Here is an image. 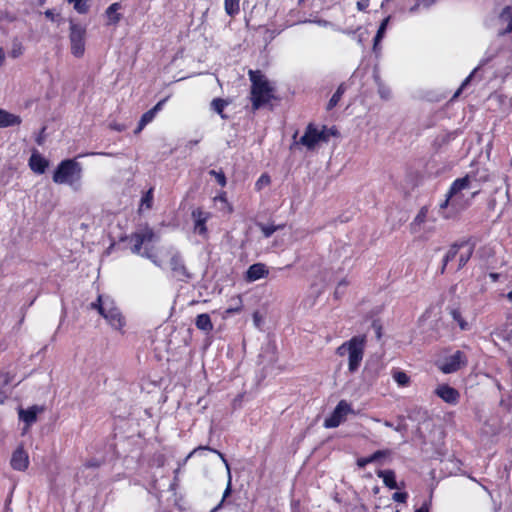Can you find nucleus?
<instances>
[{"label":"nucleus","mask_w":512,"mask_h":512,"mask_svg":"<svg viewBox=\"0 0 512 512\" xmlns=\"http://www.w3.org/2000/svg\"><path fill=\"white\" fill-rule=\"evenodd\" d=\"M248 76L251 82V111L254 113L277 98L274 95L275 88L261 70L250 69Z\"/></svg>","instance_id":"1"},{"label":"nucleus","mask_w":512,"mask_h":512,"mask_svg":"<svg viewBox=\"0 0 512 512\" xmlns=\"http://www.w3.org/2000/svg\"><path fill=\"white\" fill-rule=\"evenodd\" d=\"M366 341V335L353 336L336 349V354L340 357L348 354V370L351 373H354L360 367L364 356Z\"/></svg>","instance_id":"2"},{"label":"nucleus","mask_w":512,"mask_h":512,"mask_svg":"<svg viewBox=\"0 0 512 512\" xmlns=\"http://www.w3.org/2000/svg\"><path fill=\"white\" fill-rule=\"evenodd\" d=\"M156 238L157 236L154 230L148 224L140 227L127 237L131 243L132 253L146 257L158 265L155 256L151 253L150 248L148 247V244L154 242Z\"/></svg>","instance_id":"3"},{"label":"nucleus","mask_w":512,"mask_h":512,"mask_svg":"<svg viewBox=\"0 0 512 512\" xmlns=\"http://www.w3.org/2000/svg\"><path fill=\"white\" fill-rule=\"evenodd\" d=\"M82 178V167L75 159L62 160L55 169L52 179L56 184H68L73 186Z\"/></svg>","instance_id":"4"},{"label":"nucleus","mask_w":512,"mask_h":512,"mask_svg":"<svg viewBox=\"0 0 512 512\" xmlns=\"http://www.w3.org/2000/svg\"><path fill=\"white\" fill-rule=\"evenodd\" d=\"M69 30L71 54L76 58H81L85 53L86 28L78 23L71 22Z\"/></svg>","instance_id":"5"},{"label":"nucleus","mask_w":512,"mask_h":512,"mask_svg":"<svg viewBox=\"0 0 512 512\" xmlns=\"http://www.w3.org/2000/svg\"><path fill=\"white\" fill-rule=\"evenodd\" d=\"M351 412V405L346 400H340L330 416L324 420V427H338L343 421H345L347 415Z\"/></svg>","instance_id":"6"},{"label":"nucleus","mask_w":512,"mask_h":512,"mask_svg":"<svg viewBox=\"0 0 512 512\" xmlns=\"http://www.w3.org/2000/svg\"><path fill=\"white\" fill-rule=\"evenodd\" d=\"M468 363V359L466 354L463 351L457 350L454 354L446 357L441 365H439V369L444 374H450L459 371L461 368L465 367Z\"/></svg>","instance_id":"7"},{"label":"nucleus","mask_w":512,"mask_h":512,"mask_svg":"<svg viewBox=\"0 0 512 512\" xmlns=\"http://www.w3.org/2000/svg\"><path fill=\"white\" fill-rule=\"evenodd\" d=\"M103 318L115 329L122 330L125 325L124 317L122 316L120 310L115 306L113 300L108 301V305L101 314Z\"/></svg>","instance_id":"8"},{"label":"nucleus","mask_w":512,"mask_h":512,"mask_svg":"<svg viewBox=\"0 0 512 512\" xmlns=\"http://www.w3.org/2000/svg\"><path fill=\"white\" fill-rule=\"evenodd\" d=\"M29 463V455L21 444L13 451L10 465L13 470L24 472L28 469Z\"/></svg>","instance_id":"9"},{"label":"nucleus","mask_w":512,"mask_h":512,"mask_svg":"<svg viewBox=\"0 0 512 512\" xmlns=\"http://www.w3.org/2000/svg\"><path fill=\"white\" fill-rule=\"evenodd\" d=\"M191 216L194 220V232L201 236H206L208 233L206 223L210 219L211 213L198 207L192 211Z\"/></svg>","instance_id":"10"},{"label":"nucleus","mask_w":512,"mask_h":512,"mask_svg":"<svg viewBox=\"0 0 512 512\" xmlns=\"http://www.w3.org/2000/svg\"><path fill=\"white\" fill-rule=\"evenodd\" d=\"M434 393L447 404L456 405L460 400L459 391L448 384L438 385Z\"/></svg>","instance_id":"11"},{"label":"nucleus","mask_w":512,"mask_h":512,"mask_svg":"<svg viewBox=\"0 0 512 512\" xmlns=\"http://www.w3.org/2000/svg\"><path fill=\"white\" fill-rule=\"evenodd\" d=\"M318 143L317 126L314 123H309L306 126L303 136L299 139L298 144L305 146L308 150H314Z\"/></svg>","instance_id":"12"},{"label":"nucleus","mask_w":512,"mask_h":512,"mask_svg":"<svg viewBox=\"0 0 512 512\" xmlns=\"http://www.w3.org/2000/svg\"><path fill=\"white\" fill-rule=\"evenodd\" d=\"M500 23L505 24V27L498 31V36H505L512 33V6H505L498 15Z\"/></svg>","instance_id":"13"},{"label":"nucleus","mask_w":512,"mask_h":512,"mask_svg":"<svg viewBox=\"0 0 512 512\" xmlns=\"http://www.w3.org/2000/svg\"><path fill=\"white\" fill-rule=\"evenodd\" d=\"M269 270L263 263H255L249 266L245 273V280L247 282H254L261 278L268 276Z\"/></svg>","instance_id":"14"},{"label":"nucleus","mask_w":512,"mask_h":512,"mask_svg":"<svg viewBox=\"0 0 512 512\" xmlns=\"http://www.w3.org/2000/svg\"><path fill=\"white\" fill-rule=\"evenodd\" d=\"M476 180V173L467 174L464 177L455 179L449 187L450 196H455L462 190L470 188L471 179Z\"/></svg>","instance_id":"15"},{"label":"nucleus","mask_w":512,"mask_h":512,"mask_svg":"<svg viewBox=\"0 0 512 512\" xmlns=\"http://www.w3.org/2000/svg\"><path fill=\"white\" fill-rule=\"evenodd\" d=\"M468 244H469V240H461V241L453 243L449 247L447 253L445 254V256L443 257V260H442V267L440 270L441 274H443L445 272L447 264L450 261L454 260V258L458 254L459 250Z\"/></svg>","instance_id":"16"},{"label":"nucleus","mask_w":512,"mask_h":512,"mask_svg":"<svg viewBox=\"0 0 512 512\" xmlns=\"http://www.w3.org/2000/svg\"><path fill=\"white\" fill-rule=\"evenodd\" d=\"M31 170L37 174H43L49 166V162L38 152L32 153L29 159Z\"/></svg>","instance_id":"17"},{"label":"nucleus","mask_w":512,"mask_h":512,"mask_svg":"<svg viewBox=\"0 0 512 512\" xmlns=\"http://www.w3.org/2000/svg\"><path fill=\"white\" fill-rule=\"evenodd\" d=\"M376 474L379 478H382L384 485L389 489L403 488L405 486L404 482H401L400 485L397 484L394 470H378Z\"/></svg>","instance_id":"18"},{"label":"nucleus","mask_w":512,"mask_h":512,"mask_svg":"<svg viewBox=\"0 0 512 512\" xmlns=\"http://www.w3.org/2000/svg\"><path fill=\"white\" fill-rule=\"evenodd\" d=\"M22 122L20 116L0 109V128L19 126Z\"/></svg>","instance_id":"19"},{"label":"nucleus","mask_w":512,"mask_h":512,"mask_svg":"<svg viewBox=\"0 0 512 512\" xmlns=\"http://www.w3.org/2000/svg\"><path fill=\"white\" fill-rule=\"evenodd\" d=\"M122 8L119 2L112 3L105 11V14L108 18V25H117L121 18L122 14L119 13V10Z\"/></svg>","instance_id":"20"},{"label":"nucleus","mask_w":512,"mask_h":512,"mask_svg":"<svg viewBox=\"0 0 512 512\" xmlns=\"http://www.w3.org/2000/svg\"><path fill=\"white\" fill-rule=\"evenodd\" d=\"M170 267L173 271L174 275L181 279L182 277L187 276L186 267L178 255H174L170 259Z\"/></svg>","instance_id":"21"},{"label":"nucleus","mask_w":512,"mask_h":512,"mask_svg":"<svg viewBox=\"0 0 512 512\" xmlns=\"http://www.w3.org/2000/svg\"><path fill=\"white\" fill-rule=\"evenodd\" d=\"M38 407L31 406L27 409L19 410V418L26 423L27 426L32 425L37 420Z\"/></svg>","instance_id":"22"},{"label":"nucleus","mask_w":512,"mask_h":512,"mask_svg":"<svg viewBox=\"0 0 512 512\" xmlns=\"http://www.w3.org/2000/svg\"><path fill=\"white\" fill-rule=\"evenodd\" d=\"M388 454V451L385 450H377L373 454L367 456V457H361L357 459V465L360 468H364L370 463L376 462L380 460L381 458H384Z\"/></svg>","instance_id":"23"},{"label":"nucleus","mask_w":512,"mask_h":512,"mask_svg":"<svg viewBox=\"0 0 512 512\" xmlns=\"http://www.w3.org/2000/svg\"><path fill=\"white\" fill-rule=\"evenodd\" d=\"M195 325L199 330L210 332L213 330V323L209 314L202 313L196 317Z\"/></svg>","instance_id":"24"},{"label":"nucleus","mask_w":512,"mask_h":512,"mask_svg":"<svg viewBox=\"0 0 512 512\" xmlns=\"http://www.w3.org/2000/svg\"><path fill=\"white\" fill-rule=\"evenodd\" d=\"M338 135L339 132L335 126L329 128L326 125H323L321 130L317 129V137L319 142L327 143L331 136L336 137Z\"/></svg>","instance_id":"25"},{"label":"nucleus","mask_w":512,"mask_h":512,"mask_svg":"<svg viewBox=\"0 0 512 512\" xmlns=\"http://www.w3.org/2000/svg\"><path fill=\"white\" fill-rule=\"evenodd\" d=\"M346 90H347L346 83H341L338 86V88L335 91V93L330 98V100H329V102L327 104V110H332L333 108H335L337 106V104L341 100V98H342L343 94L346 92Z\"/></svg>","instance_id":"26"},{"label":"nucleus","mask_w":512,"mask_h":512,"mask_svg":"<svg viewBox=\"0 0 512 512\" xmlns=\"http://www.w3.org/2000/svg\"><path fill=\"white\" fill-rule=\"evenodd\" d=\"M201 450H208L212 453H215L219 456V458L222 460V462L225 464L226 468L228 469V471L230 470V466H229V462L225 456V454H223L222 452H220L219 450H216L214 448H211L209 446H198L196 447L195 449H193L187 456V459L192 457L195 453H197L198 451H201Z\"/></svg>","instance_id":"27"},{"label":"nucleus","mask_w":512,"mask_h":512,"mask_svg":"<svg viewBox=\"0 0 512 512\" xmlns=\"http://www.w3.org/2000/svg\"><path fill=\"white\" fill-rule=\"evenodd\" d=\"M428 213H429L428 206L425 205V206L421 207L411 223V229L415 230L416 227H420L423 223H425L427 220Z\"/></svg>","instance_id":"28"},{"label":"nucleus","mask_w":512,"mask_h":512,"mask_svg":"<svg viewBox=\"0 0 512 512\" xmlns=\"http://www.w3.org/2000/svg\"><path fill=\"white\" fill-rule=\"evenodd\" d=\"M241 0H224V9L228 16L235 17L240 12Z\"/></svg>","instance_id":"29"},{"label":"nucleus","mask_w":512,"mask_h":512,"mask_svg":"<svg viewBox=\"0 0 512 512\" xmlns=\"http://www.w3.org/2000/svg\"><path fill=\"white\" fill-rule=\"evenodd\" d=\"M156 114L151 110L149 109L148 111H146L140 118L139 122H138V125H137V128L135 129V134L137 133H140L144 127L149 124L150 122L153 121V119L155 118Z\"/></svg>","instance_id":"30"},{"label":"nucleus","mask_w":512,"mask_h":512,"mask_svg":"<svg viewBox=\"0 0 512 512\" xmlns=\"http://www.w3.org/2000/svg\"><path fill=\"white\" fill-rule=\"evenodd\" d=\"M450 315L452 319L457 322L458 326L461 330H467L469 328L468 322L462 316L461 311L458 308H453L450 310Z\"/></svg>","instance_id":"31"},{"label":"nucleus","mask_w":512,"mask_h":512,"mask_svg":"<svg viewBox=\"0 0 512 512\" xmlns=\"http://www.w3.org/2000/svg\"><path fill=\"white\" fill-rule=\"evenodd\" d=\"M407 180L413 187H417L422 184L424 180V175L422 172L418 170H411L407 173Z\"/></svg>","instance_id":"32"},{"label":"nucleus","mask_w":512,"mask_h":512,"mask_svg":"<svg viewBox=\"0 0 512 512\" xmlns=\"http://www.w3.org/2000/svg\"><path fill=\"white\" fill-rule=\"evenodd\" d=\"M228 105V102L222 98H215L211 102V108L219 114L223 119L226 118L224 114V109Z\"/></svg>","instance_id":"33"},{"label":"nucleus","mask_w":512,"mask_h":512,"mask_svg":"<svg viewBox=\"0 0 512 512\" xmlns=\"http://www.w3.org/2000/svg\"><path fill=\"white\" fill-rule=\"evenodd\" d=\"M153 193H154V188L151 187L149 188V190L142 196L141 198V202H140V207L141 208H145V209H151L152 208V205H153Z\"/></svg>","instance_id":"34"},{"label":"nucleus","mask_w":512,"mask_h":512,"mask_svg":"<svg viewBox=\"0 0 512 512\" xmlns=\"http://www.w3.org/2000/svg\"><path fill=\"white\" fill-rule=\"evenodd\" d=\"M393 379L401 387H405L410 383V377L404 371H395L393 373Z\"/></svg>","instance_id":"35"},{"label":"nucleus","mask_w":512,"mask_h":512,"mask_svg":"<svg viewBox=\"0 0 512 512\" xmlns=\"http://www.w3.org/2000/svg\"><path fill=\"white\" fill-rule=\"evenodd\" d=\"M436 2V0H415V3L414 5H412L410 8H409V12L410 13H416L419 11V9L421 7L423 8H429L431 7L434 3Z\"/></svg>","instance_id":"36"},{"label":"nucleus","mask_w":512,"mask_h":512,"mask_svg":"<svg viewBox=\"0 0 512 512\" xmlns=\"http://www.w3.org/2000/svg\"><path fill=\"white\" fill-rule=\"evenodd\" d=\"M260 229H261V232L262 234L264 235V237L266 238H269L270 236H272L277 230H280L284 227V225H265V224H260L259 225Z\"/></svg>","instance_id":"37"},{"label":"nucleus","mask_w":512,"mask_h":512,"mask_svg":"<svg viewBox=\"0 0 512 512\" xmlns=\"http://www.w3.org/2000/svg\"><path fill=\"white\" fill-rule=\"evenodd\" d=\"M14 375L10 372H0V391H6V387L11 384Z\"/></svg>","instance_id":"38"},{"label":"nucleus","mask_w":512,"mask_h":512,"mask_svg":"<svg viewBox=\"0 0 512 512\" xmlns=\"http://www.w3.org/2000/svg\"><path fill=\"white\" fill-rule=\"evenodd\" d=\"M473 252H474V244H472L470 246V248L468 249V251L466 253L460 254L457 270H461L467 264V262L472 257Z\"/></svg>","instance_id":"39"},{"label":"nucleus","mask_w":512,"mask_h":512,"mask_svg":"<svg viewBox=\"0 0 512 512\" xmlns=\"http://www.w3.org/2000/svg\"><path fill=\"white\" fill-rule=\"evenodd\" d=\"M108 301V299L104 300L102 295H98L96 301L91 303V308L97 310L98 313L101 315L103 314V311L107 307Z\"/></svg>","instance_id":"40"},{"label":"nucleus","mask_w":512,"mask_h":512,"mask_svg":"<svg viewBox=\"0 0 512 512\" xmlns=\"http://www.w3.org/2000/svg\"><path fill=\"white\" fill-rule=\"evenodd\" d=\"M68 2L74 4V9L78 13L84 14L88 12L89 6L87 5V0H70Z\"/></svg>","instance_id":"41"},{"label":"nucleus","mask_w":512,"mask_h":512,"mask_svg":"<svg viewBox=\"0 0 512 512\" xmlns=\"http://www.w3.org/2000/svg\"><path fill=\"white\" fill-rule=\"evenodd\" d=\"M387 21L388 19H385L381 25L379 26L378 28V31L374 37V45H373V50L376 52L377 51V47H378V43L381 41L382 37H383V34H384V31L386 29V24H387Z\"/></svg>","instance_id":"42"},{"label":"nucleus","mask_w":512,"mask_h":512,"mask_svg":"<svg viewBox=\"0 0 512 512\" xmlns=\"http://www.w3.org/2000/svg\"><path fill=\"white\" fill-rule=\"evenodd\" d=\"M209 175L215 177L217 183L221 186V187H225L226 184H227V179H226V176L224 174V172L222 170H219V171H216V170H210L209 171Z\"/></svg>","instance_id":"43"},{"label":"nucleus","mask_w":512,"mask_h":512,"mask_svg":"<svg viewBox=\"0 0 512 512\" xmlns=\"http://www.w3.org/2000/svg\"><path fill=\"white\" fill-rule=\"evenodd\" d=\"M271 183V178L267 173L262 174L255 183L256 190H261L264 186Z\"/></svg>","instance_id":"44"},{"label":"nucleus","mask_w":512,"mask_h":512,"mask_svg":"<svg viewBox=\"0 0 512 512\" xmlns=\"http://www.w3.org/2000/svg\"><path fill=\"white\" fill-rule=\"evenodd\" d=\"M392 499L398 503H406L407 499H408V493L407 492H395L392 495Z\"/></svg>","instance_id":"45"},{"label":"nucleus","mask_w":512,"mask_h":512,"mask_svg":"<svg viewBox=\"0 0 512 512\" xmlns=\"http://www.w3.org/2000/svg\"><path fill=\"white\" fill-rule=\"evenodd\" d=\"M454 196H450V192L447 191L446 195H445V199L439 204V211L442 213L445 209L448 208L449 204H450V201L451 199L453 198Z\"/></svg>","instance_id":"46"},{"label":"nucleus","mask_w":512,"mask_h":512,"mask_svg":"<svg viewBox=\"0 0 512 512\" xmlns=\"http://www.w3.org/2000/svg\"><path fill=\"white\" fill-rule=\"evenodd\" d=\"M231 492H232V483H231V476L229 475V480H228L227 486L224 490L220 505H222L224 503L225 499L230 496Z\"/></svg>","instance_id":"47"},{"label":"nucleus","mask_w":512,"mask_h":512,"mask_svg":"<svg viewBox=\"0 0 512 512\" xmlns=\"http://www.w3.org/2000/svg\"><path fill=\"white\" fill-rule=\"evenodd\" d=\"M101 465H102V461H100L99 459H96V458L89 459L84 464V466L86 468H99Z\"/></svg>","instance_id":"48"},{"label":"nucleus","mask_w":512,"mask_h":512,"mask_svg":"<svg viewBox=\"0 0 512 512\" xmlns=\"http://www.w3.org/2000/svg\"><path fill=\"white\" fill-rule=\"evenodd\" d=\"M170 96H167L165 98H163L162 100H160L153 108H151V110L157 114L159 111H161L165 105V103L168 101Z\"/></svg>","instance_id":"49"},{"label":"nucleus","mask_w":512,"mask_h":512,"mask_svg":"<svg viewBox=\"0 0 512 512\" xmlns=\"http://www.w3.org/2000/svg\"><path fill=\"white\" fill-rule=\"evenodd\" d=\"M473 73H474V72H472V73H471V74H470V75H469V76H468V77L463 81V83L461 84V86H460V87L458 88V90L455 92V94H454L453 98H457V97L461 94V92H462V90L464 89V87H465L466 85H468V83L471 81V78H472V76H473Z\"/></svg>","instance_id":"50"},{"label":"nucleus","mask_w":512,"mask_h":512,"mask_svg":"<svg viewBox=\"0 0 512 512\" xmlns=\"http://www.w3.org/2000/svg\"><path fill=\"white\" fill-rule=\"evenodd\" d=\"M370 5V0H358L357 1V9L359 11L365 12Z\"/></svg>","instance_id":"51"},{"label":"nucleus","mask_w":512,"mask_h":512,"mask_svg":"<svg viewBox=\"0 0 512 512\" xmlns=\"http://www.w3.org/2000/svg\"><path fill=\"white\" fill-rule=\"evenodd\" d=\"M429 507H430V503L424 502L420 508L415 510V512H430Z\"/></svg>","instance_id":"52"},{"label":"nucleus","mask_w":512,"mask_h":512,"mask_svg":"<svg viewBox=\"0 0 512 512\" xmlns=\"http://www.w3.org/2000/svg\"><path fill=\"white\" fill-rule=\"evenodd\" d=\"M241 310H242L241 305L238 307H235V308L230 307L226 310V314L231 315V314L239 313Z\"/></svg>","instance_id":"53"},{"label":"nucleus","mask_w":512,"mask_h":512,"mask_svg":"<svg viewBox=\"0 0 512 512\" xmlns=\"http://www.w3.org/2000/svg\"><path fill=\"white\" fill-rule=\"evenodd\" d=\"M8 399L7 391H0V404H4Z\"/></svg>","instance_id":"54"},{"label":"nucleus","mask_w":512,"mask_h":512,"mask_svg":"<svg viewBox=\"0 0 512 512\" xmlns=\"http://www.w3.org/2000/svg\"><path fill=\"white\" fill-rule=\"evenodd\" d=\"M45 16L50 19L51 21L54 20V12L50 9L45 11Z\"/></svg>","instance_id":"55"},{"label":"nucleus","mask_w":512,"mask_h":512,"mask_svg":"<svg viewBox=\"0 0 512 512\" xmlns=\"http://www.w3.org/2000/svg\"><path fill=\"white\" fill-rule=\"evenodd\" d=\"M478 180L481 182H487L490 180V177L487 173H485L484 175H481Z\"/></svg>","instance_id":"56"},{"label":"nucleus","mask_w":512,"mask_h":512,"mask_svg":"<svg viewBox=\"0 0 512 512\" xmlns=\"http://www.w3.org/2000/svg\"><path fill=\"white\" fill-rule=\"evenodd\" d=\"M380 95L383 99H387L388 98V95H389V92L388 91H384V90H380Z\"/></svg>","instance_id":"57"},{"label":"nucleus","mask_w":512,"mask_h":512,"mask_svg":"<svg viewBox=\"0 0 512 512\" xmlns=\"http://www.w3.org/2000/svg\"><path fill=\"white\" fill-rule=\"evenodd\" d=\"M348 280L347 279H342L339 283H338V288L340 286H347L348 285Z\"/></svg>","instance_id":"58"},{"label":"nucleus","mask_w":512,"mask_h":512,"mask_svg":"<svg viewBox=\"0 0 512 512\" xmlns=\"http://www.w3.org/2000/svg\"><path fill=\"white\" fill-rule=\"evenodd\" d=\"M221 201H224L226 202L227 199H226V193L225 192H222L221 195L218 197Z\"/></svg>","instance_id":"59"},{"label":"nucleus","mask_w":512,"mask_h":512,"mask_svg":"<svg viewBox=\"0 0 512 512\" xmlns=\"http://www.w3.org/2000/svg\"><path fill=\"white\" fill-rule=\"evenodd\" d=\"M507 298L512 302V290L507 293Z\"/></svg>","instance_id":"60"},{"label":"nucleus","mask_w":512,"mask_h":512,"mask_svg":"<svg viewBox=\"0 0 512 512\" xmlns=\"http://www.w3.org/2000/svg\"><path fill=\"white\" fill-rule=\"evenodd\" d=\"M37 1H38V4L41 5V6L44 5L45 2H46V0H37Z\"/></svg>","instance_id":"61"},{"label":"nucleus","mask_w":512,"mask_h":512,"mask_svg":"<svg viewBox=\"0 0 512 512\" xmlns=\"http://www.w3.org/2000/svg\"><path fill=\"white\" fill-rule=\"evenodd\" d=\"M377 334H378V337L381 336V327H378Z\"/></svg>","instance_id":"62"},{"label":"nucleus","mask_w":512,"mask_h":512,"mask_svg":"<svg viewBox=\"0 0 512 512\" xmlns=\"http://www.w3.org/2000/svg\"><path fill=\"white\" fill-rule=\"evenodd\" d=\"M491 277H492L493 279H497L498 274H491Z\"/></svg>","instance_id":"63"},{"label":"nucleus","mask_w":512,"mask_h":512,"mask_svg":"<svg viewBox=\"0 0 512 512\" xmlns=\"http://www.w3.org/2000/svg\"><path fill=\"white\" fill-rule=\"evenodd\" d=\"M478 193H479V191H475V192L472 194V197H475Z\"/></svg>","instance_id":"64"}]
</instances>
